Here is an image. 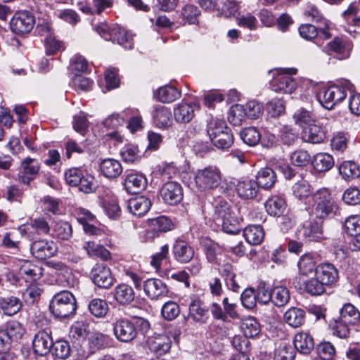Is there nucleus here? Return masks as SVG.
I'll return each mask as SVG.
<instances>
[{
    "label": "nucleus",
    "instance_id": "obj_1",
    "mask_svg": "<svg viewBox=\"0 0 360 360\" xmlns=\"http://www.w3.org/2000/svg\"><path fill=\"white\" fill-rule=\"evenodd\" d=\"M335 208L336 205L328 189L324 188L316 191V241L318 238H328L325 230Z\"/></svg>",
    "mask_w": 360,
    "mask_h": 360
},
{
    "label": "nucleus",
    "instance_id": "obj_2",
    "mask_svg": "<svg viewBox=\"0 0 360 360\" xmlns=\"http://www.w3.org/2000/svg\"><path fill=\"white\" fill-rule=\"evenodd\" d=\"M94 30L105 40L117 43L126 49H131L134 46L132 34L117 24L109 25L100 22L94 26Z\"/></svg>",
    "mask_w": 360,
    "mask_h": 360
},
{
    "label": "nucleus",
    "instance_id": "obj_3",
    "mask_svg": "<svg viewBox=\"0 0 360 360\" xmlns=\"http://www.w3.org/2000/svg\"><path fill=\"white\" fill-rule=\"evenodd\" d=\"M51 312L57 318L65 319L75 314L77 300L72 292L62 290L52 297L50 305Z\"/></svg>",
    "mask_w": 360,
    "mask_h": 360
},
{
    "label": "nucleus",
    "instance_id": "obj_4",
    "mask_svg": "<svg viewBox=\"0 0 360 360\" xmlns=\"http://www.w3.org/2000/svg\"><path fill=\"white\" fill-rule=\"evenodd\" d=\"M195 184L200 191H207L218 188L222 181V174L219 168L209 165L198 169L195 172Z\"/></svg>",
    "mask_w": 360,
    "mask_h": 360
},
{
    "label": "nucleus",
    "instance_id": "obj_5",
    "mask_svg": "<svg viewBox=\"0 0 360 360\" xmlns=\"http://www.w3.org/2000/svg\"><path fill=\"white\" fill-rule=\"evenodd\" d=\"M354 85L348 80H342L339 85H335L328 88L322 98L319 100L321 108L331 110L333 107L341 103L347 96V91L352 92Z\"/></svg>",
    "mask_w": 360,
    "mask_h": 360
},
{
    "label": "nucleus",
    "instance_id": "obj_6",
    "mask_svg": "<svg viewBox=\"0 0 360 360\" xmlns=\"http://www.w3.org/2000/svg\"><path fill=\"white\" fill-rule=\"evenodd\" d=\"M113 334L120 342H129L137 335V329L134 321L128 318L120 317L112 323Z\"/></svg>",
    "mask_w": 360,
    "mask_h": 360
},
{
    "label": "nucleus",
    "instance_id": "obj_7",
    "mask_svg": "<svg viewBox=\"0 0 360 360\" xmlns=\"http://www.w3.org/2000/svg\"><path fill=\"white\" fill-rule=\"evenodd\" d=\"M338 271L331 264H324L316 267V295L326 292L324 286H330L338 279Z\"/></svg>",
    "mask_w": 360,
    "mask_h": 360
},
{
    "label": "nucleus",
    "instance_id": "obj_8",
    "mask_svg": "<svg viewBox=\"0 0 360 360\" xmlns=\"http://www.w3.org/2000/svg\"><path fill=\"white\" fill-rule=\"evenodd\" d=\"M296 68H285L273 79L271 86L277 93L291 94L297 86V83L291 77L297 73Z\"/></svg>",
    "mask_w": 360,
    "mask_h": 360
},
{
    "label": "nucleus",
    "instance_id": "obj_9",
    "mask_svg": "<svg viewBox=\"0 0 360 360\" xmlns=\"http://www.w3.org/2000/svg\"><path fill=\"white\" fill-rule=\"evenodd\" d=\"M293 118L295 124L302 129V139L305 142L314 143L315 134L314 132V127L315 126V120L311 117L309 112L305 110H298L294 114Z\"/></svg>",
    "mask_w": 360,
    "mask_h": 360
},
{
    "label": "nucleus",
    "instance_id": "obj_10",
    "mask_svg": "<svg viewBox=\"0 0 360 360\" xmlns=\"http://www.w3.org/2000/svg\"><path fill=\"white\" fill-rule=\"evenodd\" d=\"M34 22V18L30 12H17L11 20L10 27L12 32L18 34H24L32 30Z\"/></svg>",
    "mask_w": 360,
    "mask_h": 360
},
{
    "label": "nucleus",
    "instance_id": "obj_11",
    "mask_svg": "<svg viewBox=\"0 0 360 360\" xmlns=\"http://www.w3.org/2000/svg\"><path fill=\"white\" fill-rule=\"evenodd\" d=\"M90 278L93 283L101 288H109L114 283L111 271L103 264H96L90 272Z\"/></svg>",
    "mask_w": 360,
    "mask_h": 360
},
{
    "label": "nucleus",
    "instance_id": "obj_12",
    "mask_svg": "<svg viewBox=\"0 0 360 360\" xmlns=\"http://www.w3.org/2000/svg\"><path fill=\"white\" fill-rule=\"evenodd\" d=\"M163 201L170 205L179 203L183 199V189L181 186L176 181L165 183L160 191Z\"/></svg>",
    "mask_w": 360,
    "mask_h": 360
},
{
    "label": "nucleus",
    "instance_id": "obj_13",
    "mask_svg": "<svg viewBox=\"0 0 360 360\" xmlns=\"http://www.w3.org/2000/svg\"><path fill=\"white\" fill-rule=\"evenodd\" d=\"M145 294L152 300H158L166 297L169 289L165 282L158 278L147 279L143 284Z\"/></svg>",
    "mask_w": 360,
    "mask_h": 360
},
{
    "label": "nucleus",
    "instance_id": "obj_14",
    "mask_svg": "<svg viewBox=\"0 0 360 360\" xmlns=\"http://www.w3.org/2000/svg\"><path fill=\"white\" fill-rule=\"evenodd\" d=\"M40 169V164L36 159L30 157L21 162V170L18 174V181L23 184L29 185Z\"/></svg>",
    "mask_w": 360,
    "mask_h": 360
},
{
    "label": "nucleus",
    "instance_id": "obj_15",
    "mask_svg": "<svg viewBox=\"0 0 360 360\" xmlns=\"http://www.w3.org/2000/svg\"><path fill=\"white\" fill-rule=\"evenodd\" d=\"M30 250L34 257L43 260L53 257L57 251V247L52 240H39L32 243Z\"/></svg>",
    "mask_w": 360,
    "mask_h": 360
},
{
    "label": "nucleus",
    "instance_id": "obj_16",
    "mask_svg": "<svg viewBox=\"0 0 360 360\" xmlns=\"http://www.w3.org/2000/svg\"><path fill=\"white\" fill-rule=\"evenodd\" d=\"M53 344L51 334L44 330L39 331L32 341L34 353L40 356L49 354L51 351Z\"/></svg>",
    "mask_w": 360,
    "mask_h": 360
},
{
    "label": "nucleus",
    "instance_id": "obj_17",
    "mask_svg": "<svg viewBox=\"0 0 360 360\" xmlns=\"http://www.w3.org/2000/svg\"><path fill=\"white\" fill-rule=\"evenodd\" d=\"M147 183V179L143 174L131 172L127 174L124 187L129 193H138L146 188Z\"/></svg>",
    "mask_w": 360,
    "mask_h": 360
},
{
    "label": "nucleus",
    "instance_id": "obj_18",
    "mask_svg": "<svg viewBox=\"0 0 360 360\" xmlns=\"http://www.w3.org/2000/svg\"><path fill=\"white\" fill-rule=\"evenodd\" d=\"M99 171L105 178L112 180L121 175L123 168L119 160L105 158L100 162Z\"/></svg>",
    "mask_w": 360,
    "mask_h": 360
},
{
    "label": "nucleus",
    "instance_id": "obj_19",
    "mask_svg": "<svg viewBox=\"0 0 360 360\" xmlns=\"http://www.w3.org/2000/svg\"><path fill=\"white\" fill-rule=\"evenodd\" d=\"M326 48L335 53L339 59H345L349 56L352 44L345 37H336L328 43Z\"/></svg>",
    "mask_w": 360,
    "mask_h": 360
},
{
    "label": "nucleus",
    "instance_id": "obj_20",
    "mask_svg": "<svg viewBox=\"0 0 360 360\" xmlns=\"http://www.w3.org/2000/svg\"><path fill=\"white\" fill-rule=\"evenodd\" d=\"M259 184L257 181L250 179L239 180L236 185L238 195L243 199H253L259 191Z\"/></svg>",
    "mask_w": 360,
    "mask_h": 360
},
{
    "label": "nucleus",
    "instance_id": "obj_21",
    "mask_svg": "<svg viewBox=\"0 0 360 360\" xmlns=\"http://www.w3.org/2000/svg\"><path fill=\"white\" fill-rule=\"evenodd\" d=\"M151 202L149 198L141 195L131 198L127 203L129 211L134 215L141 217L150 210Z\"/></svg>",
    "mask_w": 360,
    "mask_h": 360
},
{
    "label": "nucleus",
    "instance_id": "obj_22",
    "mask_svg": "<svg viewBox=\"0 0 360 360\" xmlns=\"http://www.w3.org/2000/svg\"><path fill=\"white\" fill-rule=\"evenodd\" d=\"M172 252L175 259L181 263L190 262L194 256V250L188 243L181 240H177L173 245Z\"/></svg>",
    "mask_w": 360,
    "mask_h": 360
},
{
    "label": "nucleus",
    "instance_id": "obj_23",
    "mask_svg": "<svg viewBox=\"0 0 360 360\" xmlns=\"http://www.w3.org/2000/svg\"><path fill=\"white\" fill-rule=\"evenodd\" d=\"M172 341L166 335H158L148 340V347L151 352L158 356L166 354L170 349Z\"/></svg>",
    "mask_w": 360,
    "mask_h": 360
},
{
    "label": "nucleus",
    "instance_id": "obj_24",
    "mask_svg": "<svg viewBox=\"0 0 360 360\" xmlns=\"http://www.w3.org/2000/svg\"><path fill=\"white\" fill-rule=\"evenodd\" d=\"M113 296L117 303L121 305H129L135 299L134 289L129 285L122 283L115 287Z\"/></svg>",
    "mask_w": 360,
    "mask_h": 360
},
{
    "label": "nucleus",
    "instance_id": "obj_25",
    "mask_svg": "<svg viewBox=\"0 0 360 360\" xmlns=\"http://www.w3.org/2000/svg\"><path fill=\"white\" fill-rule=\"evenodd\" d=\"M341 322L355 326L360 322V311L351 303H346L340 310Z\"/></svg>",
    "mask_w": 360,
    "mask_h": 360
},
{
    "label": "nucleus",
    "instance_id": "obj_26",
    "mask_svg": "<svg viewBox=\"0 0 360 360\" xmlns=\"http://www.w3.org/2000/svg\"><path fill=\"white\" fill-rule=\"evenodd\" d=\"M195 103H181L174 110V115L176 122L188 123L194 117Z\"/></svg>",
    "mask_w": 360,
    "mask_h": 360
},
{
    "label": "nucleus",
    "instance_id": "obj_27",
    "mask_svg": "<svg viewBox=\"0 0 360 360\" xmlns=\"http://www.w3.org/2000/svg\"><path fill=\"white\" fill-rule=\"evenodd\" d=\"M1 328L13 344L18 342L25 332L22 324L17 321H10L3 325Z\"/></svg>",
    "mask_w": 360,
    "mask_h": 360
},
{
    "label": "nucleus",
    "instance_id": "obj_28",
    "mask_svg": "<svg viewBox=\"0 0 360 360\" xmlns=\"http://www.w3.org/2000/svg\"><path fill=\"white\" fill-rule=\"evenodd\" d=\"M294 345L300 353L308 354L314 348V340L309 333H299L294 338Z\"/></svg>",
    "mask_w": 360,
    "mask_h": 360
},
{
    "label": "nucleus",
    "instance_id": "obj_29",
    "mask_svg": "<svg viewBox=\"0 0 360 360\" xmlns=\"http://www.w3.org/2000/svg\"><path fill=\"white\" fill-rule=\"evenodd\" d=\"M286 204L285 200L280 195H271L265 202V208L269 214L279 217L284 213Z\"/></svg>",
    "mask_w": 360,
    "mask_h": 360
},
{
    "label": "nucleus",
    "instance_id": "obj_30",
    "mask_svg": "<svg viewBox=\"0 0 360 360\" xmlns=\"http://www.w3.org/2000/svg\"><path fill=\"white\" fill-rule=\"evenodd\" d=\"M153 122L159 128H166L172 124V113L169 109L164 105L155 107L153 115Z\"/></svg>",
    "mask_w": 360,
    "mask_h": 360
},
{
    "label": "nucleus",
    "instance_id": "obj_31",
    "mask_svg": "<svg viewBox=\"0 0 360 360\" xmlns=\"http://www.w3.org/2000/svg\"><path fill=\"white\" fill-rule=\"evenodd\" d=\"M256 179L259 187L268 190L275 184L276 174L271 168L264 167L257 172Z\"/></svg>",
    "mask_w": 360,
    "mask_h": 360
},
{
    "label": "nucleus",
    "instance_id": "obj_32",
    "mask_svg": "<svg viewBox=\"0 0 360 360\" xmlns=\"http://www.w3.org/2000/svg\"><path fill=\"white\" fill-rule=\"evenodd\" d=\"M89 326L84 321L74 323L69 331V337L74 342H81L86 340L89 333Z\"/></svg>",
    "mask_w": 360,
    "mask_h": 360
},
{
    "label": "nucleus",
    "instance_id": "obj_33",
    "mask_svg": "<svg viewBox=\"0 0 360 360\" xmlns=\"http://www.w3.org/2000/svg\"><path fill=\"white\" fill-rule=\"evenodd\" d=\"M243 236L248 243L255 245L262 242L264 237V231L259 225H250L245 228Z\"/></svg>",
    "mask_w": 360,
    "mask_h": 360
},
{
    "label": "nucleus",
    "instance_id": "obj_34",
    "mask_svg": "<svg viewBox=\"0 0 360 360\" xmlns=\"http://www.w3.org/2000/svg\"><path fill=\"white\" fill-rule=\"evenodd\" d=\"M304 311L297 307H292L284 314L285 322L292 328L301 326L304 323Z\"/></svg>",
    "mask_w": 360,
    "mask_h": 360
},
{
    "label": "nucleus",
    "instance_id": "obj_35",
    "mask_svg": "<svg viewBox=\"0 0 360 360\" xmlns=\"http://www.w3.org/2000/svg\"><path fill=\"white\" fill-rule=\"evenodd\" d=\"M189 315L195 321L204 323L208 318V310L200 300H195L189 304Z\"/></svg>",
    "mask_w": 360,
    "mask_h": 360
},
{
    "label": "nucleus",
    "instance_id": "obj_36",
    "mask_svg": "<svg viewBox=\"0 0 360 360\" xmlns=\"http://www.w3.org/2000/svg\"><path fill=\"white\" fill-rule=\"evenodd\" d=\"M339 174L345 180H352L360 176V167L353 161H345L338 167Z\"/></svg>",
    "mask_w": 360,
    "mask_h": 360
},
{
    "label": "nucleus",
    "instance_id": "obj_37",
    "mask_svg": "<svg viewBox=\"0 0 360 360\" xmlns=\"http://www.w3.org/2000/svg\"><path fill=\"white\" fill-rule=\"evenodd\" d=\"M298 267L302 275L311 278L315 276V259L312 255H303L298 262Z\"/></svg>",
    "mask_w": 360,
    "mask_h": 360
},
{
    "label": "nucleus",
    "instance_id": "obj_38",
    "mask_svg": "<svg viewBox=\"0 0 360 360\" xmlns=\"http://www.w3.org/2000/svg\"><path fill=\"white\" fill-rule=\"evenodd\" d=\"M295 348L288 342H281L274 350V360H294Z\"/></svg>",
    "mask_w": 360,
    "mask_h": 360
},
{
    "label": "nucleus",
    "instance_id": "obj_39",
    "mask_svg": "<svg viewBox=\"0 0 360 360\" xmlns=\"http://www.w3.org/2000/svg\"><path fill=\"white\" fill-rule=\"evenodd\" d=\"M0 307L8 316L16 314L21 308L20 300L14 296H6L0 298Z\"/></svg>",
    "mask_w": 360,
    "mask_h": 360
},
{
    "label": "nucleus",
    "instance_id": "obj_40",
    "mask_svg": "<svg viewBox=\"0 0 360 360\" xmlns=\"http://www.w3.org/2000/svg\"><path fill=\"white\" fill-rule=\"evenodd\" d=\"M271 302L278 307L286 305L290 298L288 289L283 286H276L271 290Z\"/></svg>",
    "mask_w": 360,
    "mask_h": 360
},
{
    "label": "nucleus",
    "instance_id": "obj_41",
    "mask_svg": "<svg viewBox=\"0 0 360 360\" xmlns=\"http://www.w3.org/2000/svg\"><path fill=\"white\" fill-rule=\"evenodd\" d=\"M89 312L96 318H103L109 311L107 302L99 298L92 299L88 304Z\"/></svg>",
    "mask_w": 360,
    "mask_h": 360
},
{
    "label": "nucleus",
    "instance_id": "obj_42",
    "mask_svg": "<svg viewBox=\"0 0 360 360\" xmlns=\"http://www.w3.org/2000/svg\"><path fill=\"white\" fill-rule=\"evenodd\" d=\"M84 248L90 257H101L103 260L110 259V252L103 245L96 243L94 241L86 242Z\"/></svg>",
    "mask_w": 360,
    "mask_h": 360
},
{
    "label": "nucleus",
    "instance_id": "obj_43",
    "mask_svg": "<svg viewBox=\"0 0 360 360\" xmlns=\"http://www.w3.org/2000/svg\"><path fill=\"white\" fill-rule=\"evenodd\" d=\"M332 37L328 20L323 19L316 12V45L320 46V41L328 39Z\"/></svg>",
    "mask_w": 360,
    "mask_h": 360
},
{
    "label": "nucleus",
    "instance_id": "obj_44",
    "mask_svg": "<svg viewBox=\"0 0 360 360\" xmlns=\"http://www.w3.org/2000/svg\"><path fill=\"white\" fill-rule=\"evenodd\" d=\"M39 33L42 35H46V52L49 54H54L60 48V43L50 36V27L46 25H41L37 26Z\"/></svg>",
    "mask_w": 360,
    "mask_h": 360
},
{
    "label": "nucleus",
    "instance_id": "obj_45",
    "mask_svg": "<svg viewBox=\"0 0 360 360\" xmlns=\"http://www.w3.org/2000/svg\"><path fill=\"white\" fill-rule=\"evenodd\" d=\"M20 274L25 276L26 282L32 283L40 279L43 274V269L38 266L28 264L21 266Z\"/></svg>",
    "mask_w": 360,
    "mask_h": 360
},
{
    "label": "nucleus",
    "instance_id": "obj_46",
    "mask_svg": "<svg viewBox=\"0 0 360 360\" xmlns=\"http://www.w3.org/2000/svg\"><path fill=\"white\" fill-rule=\"evenodd\" d=\"M224 249L218 243L210 241L205 245V252L206 258L210 263L220 265L219 257L222 255Z\"/></svg>",
    "mask_w": 360,
    "mask_h": 360
},
{
    "label": "nucleus",
    "instance_id": "obj_47",
    "mask_svg": "<svg viewBox=\"0 0 360 360\" xmlns=\"http://www.w3.org/2000/svg\"><path fill=\"white\" fill-rule=\"evenodd\" d=\"M240 328L244 335L248 338H254L260 332L259 323L253 317H248L243 320Z\"/></svg>",
    "mask_w": 360,
    "mask_h": 360
},
{
    "label": "nucleus",
    "instance_id": "obj_48",
    "mask_svg": "<svg viewBox=\"0 0 360 360\" xmlns=\"http://www.w3.org/2000/svg\"><path fill=\"white\" fill-rule=\"evenodd\" d=\"M231 130L224 120L218 118H211L207 124V133L210 139Z\"/></svg>",
    "mask_w": 360,
    "mask_h": 360
},
{
    "label": "nucleus",
    "instance_id": "obj_49",
    "mask_svg": "<svg viewBox=\"0 0 360 360\" xmlns=\"http://www.w3.org/2000/svg\"><path fill=\"white\" fill-rule=\"evenodd\" d=\"M233 214L231 207L229 202L224 200H220L215 206L214 218L221 223Z\"/></svg>",
    "mask_w": 360,
    "mask_h": 360
},
{
    "label": "nucleus",
    "instance_id": "obj_50",
    "mask_svg": "<svg viewBox=\"0 0 360 360\" xmlns=\"http://www.w3.org/2000/svg\"><path fill=\"white\" fill-rule=\"evenodd\" d=\"M342 16L349 24L360 25V1L351 4Z\"/></svg>",
    "mask_w": 360,
    "mask_h": 360
},
{
    "label": "nucleus",
    "instance_id": "obj_51",
    "mask_svg": "<svg viewBox=\"0 0 360 360\" xmlns=\"http://www.w3.org/2000/svg\"><path fill=\"white\" fill-rule=\"evenodd\" d=\"M247 117L245 107L242 105H233L229 112L228 120L234 126H239Z\"/></svg>",
    "mask_w": 360,
    "mask_h": 360
},
{
    "label": "nucleus",
    "instance_id": "obj_52",
    "mask_svg": "<svg viewBox=\"0 0 360 360\" xmlns=\"http://www.w3.org/2000/svg\"><path fill=\"white\" fill-rule=\"evenodd\" d=\"M180 96V92L174 86L160 87L157 94L159 101L162 103H171Z\"/></svg>",
    "mask_w": 360,
    "mask_h": 360
},
{
    "label": "nucleus",
    "instance_id": "obj_53",
    "mask_svg": "<svg viewBox=\"0 0 360 360\" xmlns=\"http://www.w3.org/2000/svg\"><path fill=\"white\" fill-rule=\"evenodd\" d=\"M51 352L56 358L65 359L70 356L71 349L68 341L59 340L53 342Z\"/></svg>",
    "mask_w": 360,
    "mask_h": 360
},
{
    "label": "nucleus",
    "instance_id": "obj_54",
    "mask_svg": "<svg viewBox=\"0 0 360 360\" xmlns=\"http://www.w3.org/2000/svg\"><path fill=\"white\" fill-rule=\"evenodd\" d=\"M212 144L218 148L226 149L231 146L233 143V135L231 130L218 134L210 139Z\"/></svg>",
    "mask_w": 360,
    "mask_h": 360
},
{
    "label": "nucleus",
    "instance_id": "obj_55",
    "mask_svg": "<svg viewBox=\"0 0 360 360\" xmlns=\"http://www.w3.org/2000/svg\"><path fill=\"white\" fill-rule=\"evenodd\" d=\"M72 235V226L68 222H57L53 228V236L59 240H68Z\"/></svg>",
    "mask_w": 360,
    "mask_h": 360
},
{
    "label": "nucleus",
    "instance_id": "obj_56",
    "mask_svg": "<svg viewBox=\"0 0 360 360\" xmlns=\"http://www.w3.org/2000/svg\"><path fill=\"white\" fill-rule=\"evenodd\" d=\"M172 221L165 216H160L150 221V227L156 233L167 232L172 229Z\"/></svg>",
    "mask_w": 360,
    "mask_h": 360
},
{
    "label": "nucleus",
    "instance_id": "obj_57",
    "mask_svg": "<svg viewBox=\"0 0 360 360\" xmlns=\"http://www.w3.org/2000/svg\"><path fill=\"white\" fill-rule=\"evenodd\" d=\"M334 165V160L328 153L316 154V172L321 173L329 171Z\"/></svg>",
    "mask_w": 360,
    "mask_h": 360
},
{
    "label": "nucleus",
    "instance_id": "obj_58",
    "mask_svg": "<svg viewBox=\"0 0 360 360\" xmlns=\"http://www.w3.org/2000/svg\"><path fill=\"white\" fill-rule=\"evenodd\" d=\"M240 135L244 143L250 146L257 145L261 139L259 132L255 127H248L244 129L240 132Z\"/></svg>",
    "mask_w": 360,
    "mask_h": 360
},
{
    "label": "nucleus",
    "instance_id": "obj_59",
    "mask_svg": "<svg viewBox=\"0 0 360 360\" xmlns=\"http://www.w3.org/2000/svg\"><path fill=\"white\" fill-rule=\"evenodd\" d=\"M131 110H127L122 112L121 114L112 113L103 121V125L109 129H115L123 124L125 117L128 115V112Z\"/></svg>",
    "mask_w": 360,
    "mask_h": 360
},
{
    "label": "nucleus",
    "instance_id": "obj_60",
    "mask_svg": "<svg viewBox=\"0 0 360 360\" xmlns=\"http://www.w3.org/2000/svg\"><path fill=\"white\" fill-rule=\"evenodd\" d=\"M180 313L178 304L173 301H168L162 307L161 314L168 321L175 319Z\"/></svg>",
    "mask_w": 360,
    "mask_h": 360
},
{
    "label": "nucleus",
    "instance_id": "obj_61",
    "mask_svg": "<svg viewBox=\"0 0 360 360\" xmlns=\"http://www.w3.org/2000/svg\"><path fill=\"white\" fill-rule=\"evenodd\" d=\"M343 230L350 236L360 233V217L356 216L347 217L343 224Z\"/></svg>",
    "mask_w": 360,
    "mask_h": 360
},
{
    "label": "nucleus",
    "instance_id": "obj_62",
    "mask_svg": "<svg viewBox=\"0 0 360 360\" xmlns=\"http://www.w3.org/2000/svg\"><path fill=\"white\" fill-rule=\"evenodd\" d=\"M335 352V349L334 346L329 342H321L316 347L317 358L321 360H333Z\"/></svg>",
    "mask_w": 360,
    "mask_h": 360
},
{
    "label": "nucleus",
    "instance_id": "obj_63",
    "mask_svg": "<svg viewBox=\"0 0 360 360\" xmlns=\"http://www.w3.org/2000/svg\"><path fill=\"white\" fill-rule=\"evenodd\" d=\"M293 194L299 199H304L311 194V188L306 180H301L292 186Z\"/></svg>",
    "mask_w": 360,
    "mask_h": 360
},
{
    "label": "nucleus",
    "instance_id": "obj_64",
    "mask_svg": "<svg viewBox=\"0 0 360 360\" xmlns=\"http://www.w3.org/2000/svg\"><path fill=\"white\" fill-rule=\"evenodd\" d=\"M311 158L309 154L303 150L293 152L290 155V162L295 167H304L309 164Z\"/></svg>",
    "mask_w": 360,
    "mask_h": 360
}]
</instances>
